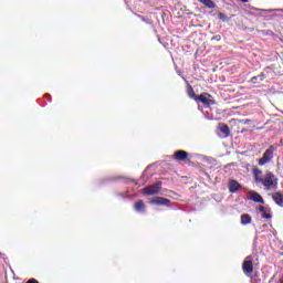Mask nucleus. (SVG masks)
<instances>
[{"label":"nucleus","instance_id":"obj_5","mask_svg":"<svg viewBox=\"0 0 283 283\" xmlns=\"http://www.w3.org/2000/svg\"><path fill=\"white\" fill-rule=\"evenodd\" d=\"M171 202V200L167 199V198H163V197H154L150 200V205H155L157 207H167L169 206Z\"/></svg>","mask_w":283,"mask_h":283},{"label":"nucleus","instance_id":"obj_1","mask_svg":"<svg viewBox=\"0 0 283 283\" xmlns=\"http://www.w3.org/2000/svg\"><path fill=\"white\" fill-rule=\"evenodd\" d=\"M254 180L259 185H263L265 191H271V189H277V178L271 171H268L264 177H262V170L255 168L253 169Z\"/></svg>","mask_w":283,"mask_h":283},{"label":"nucleus","instance_id":"obj_10","mask_svg":"<svg viewBox=\"0 0 283 283\" xmlns=\"http://www.w3.org/2000/svg\"><path fill=\"white\" fill-rule=\"evenodd\" d=\"M271 211L269 208H265L264 206L259 207V212L261 213V218H264L265 220H271L273 216L269 213Z\"/></svg>","mask_w":283,"mask_h":283},{"label":"nucleus","instance_id":"obj_15","mask_svg":"<svg viewBox=\"0 0 283 283\" xmlns=\"http://www.w3.org/2000/svg\"><path fill=\"white\" fill-rule=\"evenodd\" d=\"M200 3L206 6V8L213 9L216 8V2L213 0H198Z\"/></svg>","mask_w":283,"mask_h":283},{"label":"nucleus","instance_id":"obj_18","mask_svg":"<svg viewBox=\"0 0 283 283\" xmlns=\"http://www.w3.org/2000/svg\"><path fill=\"white\" fill-rule=\"evenodd\" d=\"M219 19H220L221 21H227V14H224V13H219Z\"/></svg>","mask_w":283,"mask_h":283},{"label":"nucleus","instance_id":"obj_4","mask_svg":"<svg viewBox=\"0 0 283 283\" xmlns=\"http://www.w3.org/2000/svg\"><path fill=\"white\" fill-rule=\"evenodd\" d=\"M242 269L245 275H251V273H253V258L251 255L245 258Z\"/></svg>","mask_w":283,"mask_h":283},{"label":"nucleus","instance_id":"obj_2","mask_svg":"<svg viewBox=\"0 0 283 283\" xmlns=\"http://www.w3.org/2000/svg\"><path fill=\"white\" fill-rule=\"evenodd\" d=\"M275 146L271 145L263 154V156L259 159L260 167H264V165L271 163L273 160V154H275Z\"/></svg>","mask_w":283,"mask_h":283},{"label":"nucleus","instance_id":"obj_16","mask_svg":"<svg viewBox=\"0 0 283 283\" xmlns=\"http://www.w3.org/2000/svg\"><path fill=\"white\" fill-rule=\"evenodd\" d=\"M264 78H266V75H264V73H261L260 75L253 76L251 78V83L255 84V83H258V81H259V83H262V81H264Z\"/></svg>","mask_w":283,"mask_h":283},{"label":"nucleus","instance_id":"obj_12","mask_svg":"<svg viewBox=\"0 0 283 283\" xmlns=\"http://www.w3.org/2000/svg\"><path fill=\"white\" fill-rule=\"evenodd\" d=\"M272 198H273L275 205H277L279 207H283V195H282V192H275L274 195H272Z\"/></svg>","mask_w":283,"mask_h":283},{"label":"nucleus","instance_id":"obj_22","mask_svg":"<svg viewBox=\"0 0 283 283\" xmlns=\"http://www.w3.org/2000/svg\"><path fill=\"white\" fill-rule=\"evenodd\" d=\"M242 3H249V0H241Z\"/></svg>","mask_w":283,"mask_h":283},{"label":"nucleus","instance_id":"obj_14","mask_svg":"<svg viewBox=\"0 0 283 283\" xmlns=\"http://www.w3.org/2000/svg\"><path fill=\"white\" fill-rule=\"evenodd\" d=\"M187 94L189 98H192V101H196L198 98V95H196V92L193 91V87L190 84L187 85Z\"/></svg>","mask_w":283,"mask_h":283},{"label":"nucleus","instance_id":"obj_6","mask_svg":"<svg viewBox=\"0 0 283 283\" xmlns=\"http://www.w3.org/2000/svg\"><path fill=\"white\" fill-rule=\"evenodd\" d=\"M228 188L230 193H238V191L242 189V185H240V182H238V180L235 179H230L228 184Z\"/></svg>","mask_w":283,"mask_h":283},{"label":"nucleus","instance_id":"obj_8","mask_svg":"<svg viewBox=\"0 0 283 283\" xmlns=\"http://www.w3.org/2000/svg\"><path fill=\"white\" fill-rule=\"evenodd\" d=\"M175 160H178L179 163H182L184 160H187L189 158V153L186 150H177L174 154Z\"/></svg>","mask_w":283,"mask_h":283},{"label":"nucleus","instance_id":"obj_7","mask_svg":"<svg viewBox=\"0 0 283 283\" xmlns=\"http://www.w3.org/2000/svg\"><path fill=\"white\" fill-rule=\"evenodd\" d=\"M250 200L253 202H259V205H264V198H262V195L258 193L256 191L251 190L249 192Z\"/></svg>","mask_w":283,"mask_h":283},{"label":"nucleus","instance_id":"obj_19","mask_svg":"<svg viewBox=\"0 0 283 283\" xmlns=\"http://www.w3.org/2000/svg\"><path fill=\"white\" fill-rule=\"evenodd\" d=\"M148 169H149V167H147V168L144 170V172H143V175H142V179H143V180H145V177L147 176Z\"/></svg>","mask_w":283,"mask_h":283},{"label":"nucleus","instance_id":"obj_17","mask_svg":"<svg viewBox=\"0 0 283 283\" xmlns=\"http://www.w3.org/2000/svg\"><path fill=\"white\" fill-rule=\"evenodd\" d=\"M220 132L224 134L226 137L229 136V134H231V130L229 129V126L227 124H222L220 126Z\"/></svg>","mask_w":283,"mask_h":283},{"label":"nucleus","instance_id":"obj_23","mask_svg":"<svg viewBox=\"0 0 283 283\" xmlns=\"http://www.w3.org/2000/svg\"><path fill=\"white\" fill-rule=\"evenodd\" d=\"M247 123H249V119H245V125H247Z\"/></svg>","mask_w":283,"mask_h":283},{"label":"nucleus","instance_id":"obj_11","mask_svg":"<svg viewBox=\"0 0 283 283\" xmlns=\"http://www.w3.org/2000/svg\"><path fill=\"white\" fill-rule=\"evenodd\" d=\"M135 211H137V213H145L146 206L143 200H138L137 202H135Z\"/></svg>","mask_w":283,"mask_h":283},{"label":"nucleus","instance_id":"obj_24","mask_svg":"<svg viewBox=\"0 0 283 283\" xmlns=\"http://www.w3.org/2000/svg\"><path fill=\"white\" fill-rule=\"evenodd\" d=\"M142 21H145V18H142Z\"/></svg>","mask_w":283,"mask_h":283},{"label":"nucleus","instance_id":"obj_25","mask_svg":"<svg viewBox=\"0 0 283 283\" xmlns=\"http://www.w3.org/2000/svg\"><path fill=\"white\" fill-rule=\"evenodd\" d=\"M279 283H283V280H281Z\"/></svg>","mask_w":283,"mask_h":283},{"label":"nucleus","instance_id":"obj_13","mask_svg":"<svg viewBox=\"0 0 283 283\" xmlns=\"http://www.w3.org/2000/svg\"><path fill=\"white\" fill-rule=\"evenodd\" d=\"M252 221L253 219L251 218V214L249 213L241 214V224L243 227H247V224H251Z\"/></svg>","mask_w":283,"mask_h":283},{"label":"nucleus","instance_id":"obj_3","mask_svg":"<svg viewBox=\"0 0 283 283\" xmlns=\"http://www.w3.org/2000/svg\"><path fill=\"white\" fill-rule=\"evenodd\" d=\"M163 189V181H157L154 185L145 187L142 192L144 196H156V193H160Z\"/></svg>","mask_w":283,"mask_h":283},{"label":"nucleus","instance_id":"obj_9","mask_svg":"<svg viewBox=\"0 0 283 283\" xmlns=\"http://www.w3.org/2000/svg\"><path fill=\"white\" fill-rule=\"evenodd\" d=\"M209 94L207 93H202L201 95H197V99L195 101H199L200 103H202L203 105H213V101L209 99Z\"/></svg>","mask_w":283,"mask_h":283},{"label":"nucleus","instance_id":"obj_20","mask_svg":"<svg viewBox=\"0 0 283 283\" xmlns=\"http://www.w3.org/2000/svg\"><path fill=\"white\" fill-rule=\"evenodd\" d=\"M27 283H39V281L36 279H30Z\"/></svg>","mask_w":283,"mask_h":283},{"label":"nucleus","instance_id":"obj_21","mask_svg":"<svg viewBox=\"0 0 283 283\" xmlns=\"http://www.w3.org/2000/svg\"><path fill=\"white\" fill-rule=\"evenodd\" d=\"M212 39H216L217 41H220V35H216L214 38Z\"/></svg>","mask_w":283,"mask_h":283}]
</instances>
